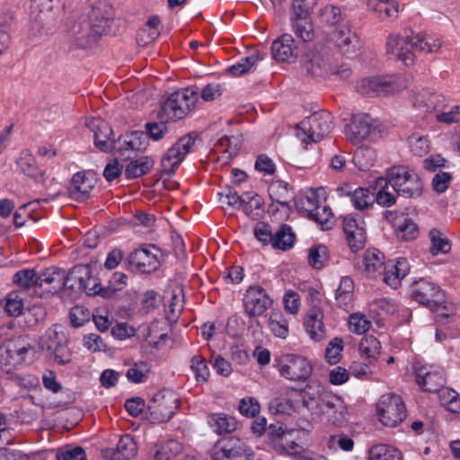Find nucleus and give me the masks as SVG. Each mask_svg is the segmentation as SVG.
I'll return each instance as SVG.
<instances>
[{"instance_id": "aec40b11", "label": "nucleus", "mask_w": 460, "mask_h": 460, "mask_svg": "<svg viewBox=\"0 0 460 460\" xmlns=\"http://www.w3.org/2000/svg\"><path fill=\"white\" fill-rule=\"evenodd\" d=\"M384 217L395 229L397 237L404 241H411L417 238L419 228L415 222L404 212L387 210Z\"/></svg>"}, {"instance_id": "79ce46f5", "label": "nucleus", "mask_w": 460, "mask_h": 460, "mask_svg": "<svg viewBox=\"0 0 460 460\" xmlns=\"http://www.w3.org/2000/svg\"><path fill=\"white\" fill-rule=\"evenodd\" d=\"M160 24L159 16L149 17L144 28L137 33V40L144 45L154 41L160 35Z\"/></svg>"}, {"instance_id": "37998d69", "label": "nucleus", "mask_w": 460, "mask_h": 460, "mask_svg": "<svg viewBox=\"0 0 460 460\" xmlns=\"http://www.w3.org/2000/svg\"><path fill=\"white\" fill-rule=\"evenodd\" d=\"M295 242V234L289 226L281 225L278 231L273 234L272 247L275 249L286 251L293 247Z\"/></svg>"}, {"instance_id": "338daca9", "label": "nucleus", "mask_w": 460, "mask_h": 460, "mask_svg": "<svg viewBox=\"0 0 460 460\" xmlns=\"http://www.w3.org/2000/svg\"><path fill=\"white\" fill-rule=\"evenodd\" d=\"M343 350V341L341 338L335 337L332 339L325 349V358L332 364H337L341 358V351Z\"/></svg>"}, {"instance_id": "423d86ee", "label": "nucleus", "mask_w": 460, "mask_h": 460, "mask_svg": "<svg viewBox=\"0 0 460 460\" xmlns=\"http://www.w3.org/2000/svg\"><path fill=\"white\" fill-rule=\"evenodd\" d=\"M391 189L398 196L407 199L417 198L422 193V181L419 175L406 166H393L385 174Z\"/></svg>"}, {"instance_id": "bb28decb", "label": "nucleus", "mask_w": 460, "mask_h": 460, "mask_svg": "<svg viewBox=\"0 0 460 460\" xmlns=\"http://www.w3.org/2000/svg\"><path fill=\"white\" fill-rule=\"evenodd\" d=\"M334 40L341 52L349 58L357 56L361 48L359 38L348 26L335 31Z\"/></svg>"}, {"instance_id": "412c9836", "label": "nucleus", "mask_w": 460, "mask_h": 460, "mask_svg": "<svg viewBox=\"0 0 460 460\" xmlns=\"http://www.w3.org/2000/svg\"><path fill=\"white\" fill-rule=\"evenodd\" d=\"M320 411L327 415L328 420L333 425L341 427L347 421V407L343 400L334 394L323 398V405Z\"/></svg>"}, {"instance_id": "e433bc0d", "label": "nucleus", "mask_w": 460, "mask_h": 460, "mask_svg": "<svg viewBox=\"0 0 460 460\" xmlns=\"http://www.w3.org/2000/svg\"><path fill=\"white\" fill-rule=\"evenodd\" d=\"M390 187L391 185L386 176L379 177L375 181L376 194L374 199L378 205L384 208H389L395 204L396 201V195L394 190H390Z\"/></svg>"}, {"instance_id": "a878e982", "label": "nucleus", "mask_w": 460, "mask_h": 460, "mask_svg": "<svg viewBox=\"0 0 460 460\" xmlns=\"http://www.w3.org/2000/svg\"><path fill=\"white\" fill-rule=\"evenodd\" d=\"M146 147L144 133L141 131H133L129 134L120 136L115 141L113 149L119 153L120 156L130 158L127 152H141Z\"/></svg>"}, {"instance_id": "864d4df0", "label": "nucleus", "mask_w": 460, "mask_h": 460, "mask_svg": "<svg viewBox=\"0 0 460 460\" xmlns=\"http://www.w3.org/2000/svg\"><path fill=\"white\" fill-rule=\"evenodd\" d=\"M329 258L328 248L319 244L310 248L308 252V263L314 269H322Z\"/></svg>"}, {"instance_id": "4d7b16f0", "label": "nucleus", "mask_w": 460, "mask_h": 460, "mask_svg": "<svg viewBox=\"0 0 460 460\" xmlns=\"http://www.w3.org/2000/svg\"><path fill=\"white\" fill-rule=\"evenodd\" d=\"M293 31L303 41L308 42L314 39V26L309 18L291 22Z\"/></svg>"}, {"instance_id": "b1692460", "label": "nucleus", "mask_w": 460, "mask_h": 460, "mask_svg": "<svg viewBox=\"0 0 460 460\" xmlns=\"http://www.w3.org/2000/svg\"><path fill=\"white\" fill-rule=\"evenodd\" d=\"M86 126L93 132L94 144L101 151L108 152L113 149L115 141L111 140L113 135L111 127L103 119H92L86 123Z\"/></svg>"}, {"instance_id": "de8ad7c7", "label": "nucleus", "mask_w": 460, "mask_h": 460, "mask_svg": "<svg viewBox=\"0 0 460 460\" xmlns=\"http://www.w3.org/2000/svg\"><path fill=\"white\" fill-rule=\"evenodd\" d=\"M269 193L272 201L281 206H288L289 200L293 198V193L290 192L288 184L285 181H277L271 184Z\"/></svg>"}, {"instance_id": "f3484780", "label": "nucleus", "mask_w": 460, "mask_h": 460, "mask_svg": "<svg viewBox=\"0 0 460 460\" xmlns=\"http://www.w3.org/2000/svg\"><path fill=\"white\" fill-rule=\"evenodd\" d=\"M376 129V121L368 114L353 116L351 122L346 127L347 139L353 145H358L371 137Z\"/></svg>"}, {"instance_id": "2eb2a0df", "label": "nucleus", "mask_w": 460, "mask_h": 460, "mask_svg": "<svg viewBox=\"0 0 460 460\" xmlns=\"http://www.w3.org/2000/svg\"><path fill=\"white\" fill-rule=\"evenodd\" d=\"M160 250L155 245L145 244L131 252L127 261L130 269L139 273H151L160 266Z\"/></svg>"}, {"instance_id": "49530a36", "label": "nucleus", "mask_w": 460, "mask_h": 460, "mask_svg": "<svg viewBox=\"0 0 460 460\" xmlns=\"http://www.w3.org/2000/svg\"><path fill=\"white\" fill-rule=\"evenodd\" d=\"M429 237L431 243L429 251L433 255L447 253L450 251V242L440 230L432 228L429 233Z\"/></svg>"}, {"instance_id": "c85d7f7f", "label": "nucleus", "mask_w": 460, "mask_h": 460, "mask_svg": "<svg viewBox=\"0 0 460 460\" xmlns=\"http://www.w3.org/2000/svg\"><path fill=\"white\" fill-rule=\"evenodd\" d=\"M385 255L376 249H368L365 252L362 267L367 277L376 279L382 276L385 270Z\"/></svg>"}, {"instance_id": "e2e57ef3", "label": "nucleus", "mask_w": 460, "mask_h": 460, "mask_svg": "<svg viewBox=\"0 0 460 460\" xmlns=\"http://www.w3.org/2000/svg\"><path fill=\"white\" fill-rule=\"evenodd\" d=\"M371 327V322L366 315L355 313L349 316V331L356 334H363L367 332Z\"/></svg>"}, {"instance_id": "c03bdc74", "label": "nucleus", "mask_w": 460, "mask_h": 460, "mask_svg": "<svg viewBox=\"0 0 460 460\" xmlns=\"http://www.w3.org/2000/svg\"><path fill=\"white\" fill-rule=\"evenodd\" d=\"M376 159V151L369 146H361L358 148L353 156L355 165L361 171L369 170Z\"/></svg>"}, {"instance_id": "6ab92c4d", "label": "nucleus", "mask_w": 460, "mask_h": 460, "mask_svg": "<svg viewBox=\"0 0 460 460\" xmlns=\"http://www.w3.org/2000/svg\"><path fill=\"white\" fill-rule=\"evenodd\" d=\"M416 382L429 393H437L445 385V374L440 367L425 365L416 369Z\"/></svg>"}, {"instance_id": "a19ab883", "label": "nucleus", "mask_w": 460, "mask_h": 460, "mask_svg": "<svg viewBox=\"0 0 460 460\" xmlns=\"http://www.w3.org/2000/svg\"><path fill=\"white\" fill-rule=\"evenodd\" d=\"M154 166L151 157L144 156L131 161L125 169V175L128 179H136L146 174Z\"/></svg>"}, {"instance_id": "052dcab7", "label": "nucleus", "mask_w": 460, "mask_h": 460, "mask_svg": "<svg viewBox=\"0 0 460 460\" xmlns=\"http://www.w3.org/2000/svg\"><path fill=\"white\" fill-rule=\"evenodd\" d=\"M239 412L247 418H256L261 412V404L255 397L247 396L240 400Z\"/></svg>"}, {"instance_id": "20e7f679", "label": "nucleus", "mask_w": 460, "mask_h": 460, "mask_svg": "<svg viewBox=\"0 0 460 460\" xmlns=\"http://www.w3.org/2000/svg\"><path fill=\"white\" fill-rule=\"evenodd\" d=\"M308 308L304 318V327L310 339L320 342L326 339L327 332L323 323V296L315 288L307 289Z\"/></svg>"}, {"instance_id": "cd10ccee", "label": "nucleus", "mask_w": 460, "mask_h": 460, "mask_svg": "<svg viewBox=\"0 0 460 460\" xmlns=\"http://www.w3.org/2000/svg\"><path fill=\"white\" fill-rule=\"evenodd\" d=\"M410 271V265L405 258H399L395 262L390 261L385 264V270L383 272V280L393 288H397L402 279Z\"/></svg>"}, {"instance_id": "5701e85b", "label": "nucleus", "mask_w": 460, "mask_h": 460, "mask_svg": "<svg viewBox=\"0 0 460 460\" xmlns=\"http://www.w3.org/2000/svg\"><path fill=\"white\" fill-rule=\"evenodd\" d=\"M95 186V179L91 172H79L74 174L68 187L70 198L85 201Z\"/></svg>"}, {"instance_id": "a211bd4d", "label": "nucleus", "mask_w": 460, "mask_h": 460, "mask_svg": "<svg viewBox=\"0 0 460 460\" xmlns=\"http://www.w3.org/2000/svg\"><path fill=\"white\" fill-rule=\"evenodd\" d=\"M342 227L350 250L358 252L363 249L367 240L364 221L357 215L350 214L344 217Z\"/></svg>"}, {"instance_id": "6e6d98bb", "label": "nucleus", "mask_w": 460, "mask_h": 460, "mask_svg": "<svg viewBox=\"0 0 460 460\" xmlns=\"http://www.w3.org/2000/svg\"><path fill=\"white\" fill-rule=\"evenodd\" d=\"M374 201V196L367 189L358 188L351 194V202L358 210L368 208Z\"/></svg>"}, {"instance_id": "13d9d810", "label": "nucleus", "mask_w": 460, "mask_h": 460, "mask_svg": "<svg viewBox=\"0 0 460 460\" xmlns=\"http://www.w3.org/2000/svg\"><path fill=\"white\" fill-rule=\"evenodd\" d=\"M190 368L195 374V379L198 383H205L209 376V368L206 359L200 355H195L190 360Z\"/></svg>"}, {"instance_id": "c9c22d12", "label": "nucleus", "mask_w": 460, "mask_h": 460, "mask_svg": "<svg viewBox=\"0 0 460 460\" xmlns=\"http://www.w3.org/2000/svg\"><path fill=\"white\" fill-rule=\"evenodd\" d=\"M67 341L64 328L61 325H54L49 328L40 338V347L42 350L49 352L59 344Z\"/></svg>"}, {"instance_id": "f704fd0d", "label": "nucleus", "mask_w": 460, "mask_h": 460, "mask_svg": "<svg viewBox=\"0 0 460 460\" xmlns=\"http://www.w3.org/2000/svg\"><path fill=\"white\" fill-rule=\"evenodd\" d=\"M367 8L381 21L394 19L399 13V4L394 0H367Z\"/></svg>"}, {"instance_id": "ddd939ff", "label": "nucleus", "mask_w": 460, "mask_h": 460, "mask_svg": "<svg viewBox=\"0 0 460 460\" xmlns=\"http://www.w3.org/2000/svg\"><path fill=\"white\" fill-rule=\"evenodd\" d=\"M253 456L252 448L235 437L217 441L212 449L217 460H251Z\"/></svg>"}, {"instance_id": "4be33fe9", "label": "nucleus", "mask_w": 460, "mask_h": 460, "mask_svg": "<svg viewBox=\"0 0 460 460\" xmlns=\"http://www.w3.org/2000/svg\"><path fill=\"white\" fill-rule=\"evenodd\" d=\"M137 452V446L130 434H124L117 443L116 448L102 449V456L107 460H129Z\"/></svg>"}, {"instance_id": "0eeeda50", "label": "nucleus", "mask_w": 460, "mask_h": 460, "mask_svg": "<svg viewBox=\"0 0 460 460\" xmlns=\"http://www.w3.org/2000/svg\"><path fill=\"white\" fill-rule=\"evenodd\" d=\"M303 69L308 75L314 78H324L335 75L348 79L351 69L345 64H333L330 57H324L319 52L309 51L304 56Z\"/></svg>"}, {"instance_id": "bf43d9fd", "label": "nucleus", "mask_w": 460, "mask_h": 460, "mask_svg": "<svg viewBox=\"0 0 460 460\" xmlns=\"http://www.w3.org/2000/svg\"><path fill=\"white\" fill-rule=\"evenodd\" d=\"M269 409L274 413L290 415L296 411V405L290 398L279 396L273 398L270 402Z\"/></svg>"}, {"instance_id": "72a5a7b5", "label": "nucleus", "mask_w": 460, "mask_h": 460, "mask_svg": "<svg viewBox=\"0 0 460 460\" xmlns=\"http://www.w3.org/2000/svg\"><path fill=\"white\" fill-rule=\"evenodd\" d=\"M88 277V265H75L67 274L64 271V287L71 292H83L84 280Z\"/></svg>"}, {"instance_id": "ea45409f", "label": "nucleus", "mask_w": 460, "mask_h": 460, "mask_svg": "<svg viewBox=\"0 0 460 460\" xmlns=\"http://www.w3.org/2000/svg\"><path fill=\"white\" fill-rule=\"evenodd\" d=\"M39 274L34 269L20 270L13 277V284L23 291L37 288Z\"/></svg>"}, {"instance_id": "f8f14e48", "label": "nucleus", "mask_w": 460, "mask_h": 460, "mask_svg": "<svg viewBox=\"0 0 460 460\" xmlns=\"http://www.w3.org/2000/svg\"><path fill=\"white\" fill-rule=\"evenodd\" d=\"M177 407L178 398L172 391H159L148 402L149 420L154 423L167 422L173 416Z\"/></svg>"}, {"instance_id": "473e14b6", "label": "nucleus", "mask_w": 460, "mask_h": 460, "mask_svg": "<svg viewBox=\"0 0 460 460\" xmlns=\"http://www.w3.org/2000/svg\"><path fill=\"white\" fill-rule=\"evenodd\" d=\"M330 395L325 391L324 386L318 381H313L308 384L303 391L302 402L309 411L321 408L323 405V398Z\"/></svg>"}, {"instance_id": "7c9ffc66", "label": "nucleus", "mask_w": 460, "mask_h": 460, "mask_svg": "<svg viewBox=\"0 0 460 460\" xmlns=\"http://www.w3.org/2000/svg\"><path fill=\"white\" fill-rule=\"evenodd\" d=\"M64 287V270L49 268L39 274L38 288L48 293H56Z\"/></svg>"}, {"instance_id": "4468645a", "label": "nucleus", "mask_w": 460, "mask_h": 460, "mask_svg": "<svg viewBox=\"0 0 460 460\" xmlns=\"http://www.w3.org/2000/svg\"><path fill=\"white\" fill-rule=\"evenodd\" d=\"M195 140L191 134L184 135L167 150L161 161L163 173L172 175L176 172L186 155L192 152Z\"/></svg>"}, {"instance_id": "680f3d73", "label": "nucleus", "mask_w": 460, "mask_h": 460, "mask_svg": "<svg viewBox=\"0 0 460 460\" xmlns=\"http://www.w3.org/2000/svg\"><path fill=\"white\" fill-rule=\"evenodd\" d=\"M408 142L414 155L423 156L429 152V142L426 137L412 134L408 137Z\"/></svg>"}, {"instance_id": "a18cd8bd", "label": "nucleus", "mask_w": 460, "mask_h": 460, "mask_svg": "<svg viewBox=\"0 0 460 460\" xmlns=\"http://www.w3.org/2000/svg\"><path fill=\"white\" fill-rule=\"evenodd\" d=\"M380 349L379 341L373 335L365 336L359 344V350L365 356V360H367L369 364H373L376 360Z\"/></svg>"}, {"instance_id": "39448f33", "label": "nucleus", "mask_w": 460, "mask_h": 460, "mask_svg": "<svg viewBox=\"0 0 460 460\" xmlns=\"http://www.w3.org/2000/svg\"><path fill=\"white\" fill-rule=\"evenodd\" d=\"M332 128V114L326 111L314 112L303 119L296 128V137L307 148L309 143H316L328 136Z\"/></svg>"}, {"instance_id": "393cba45", "label": "nucleus", "mask_w": 460, "mask_h": 460, "mask_svg": "<svg viewBox=\"0 0 460 460\" xmlns=\"http://www.w3.org/2000/svg\"><path fill=\"white\" fill-rule=\"evenodd\" d=\"M272 57L279 62H291L298 56L295 40L290 34H283L271 46Z\"/></svg>"}, {"instance_id": "c756f323", "label": "nucleus", "mask_w": 460, "mask_h": 460, "mask_svg": "<svg viewBox=\"0 0 460 460\" xmlns=\"http://www.w3.org/2000/svg\"><path fill=\"white\" fill-rule=\"evenodd\" d=\"M443 96L429 90H421L412 96V103L414 107L429 113L434 114L443 103Z\"/></svg>"}, {"instance_id": "3c124183", "label": "nucleus", "mask_w": 460, "mask_h": 460, "mask_svg": "<svg viewBox=\"0 0 460 460\" xmlns=\"http://www.w3.org/2000/svg\"><path fill=\"white\" fill-rule=\"evenodd\" d=\"M260 60L258 53L241 58L236 64L227 67L226 71L233 76H240L252 70Z\"/></svg>"}, {"instance_id": "58836bf2", "label": "nucleus", "mask_w": 460, "mask_h": 460, "mask_svg": "<svg viewBox=\"0 0 460 460\" xmlns=\"http://www.w3.org/2000/svg\"><path fill=\"white\" fill-rule=\"evenodd\" d=\"M318 204V194L315 190H313L300 193L295 199L296 208L300 213H303L307 218L315 209H317Z\"/></svg>"}, {"instance_id": "f03ea898", "label": "nucleus", "mask_w": 460, "mask_h": 460, "mask_svg": "<svg viewBox=\"0 0 460 460\" xmlns=\"http://www.w3.org/2000/svg\"><path fill=\"white\" fill-rule=\"evenodd\" d=\"M112 12L106 4L94 5L87 16L76 21L69 32L72 46L77 49L93 47L110 27Z\"/></svg>"}, {"instance_id": "2f4dec72", "label": "nucleus", "mask_w": 460, "mask_h": 460, "mask_svg": "<svg viewBox=\"0 0 460 460\" xmlns=\"http://www.w3.org/2000/svg\"><path fill=\"white\" fill-rule=\"evenodd\" d=\"M16 165L20 172L35 181H44V172L38 167L36 159L29 149H23L20 153Z\"/></svg>"}, {"instance_id": "0e129e2a", "label": "nucleus", "mask_w": 460, "mask_h": 460, "mask_svg": "<svg viewBox=\"0 0 460 460\" xmlns=\"http://www.w3.org/2000/svg\"><path fill=\"white\" fill-rule=\"evenodd\" d=\"M150 368L147 363L138 362L128 369L126 376L132 383H143L146 380Z\"/></svg>"}, {"instance_id": "7ed1b4c3", "label": "nucleus", "mask_w": 460, "mask_h": 460, "mask_svg": "<svg viewBox=\"0 0 460 460\" xmlns=\"http://www.w3.org/2000/svg\"><path fill=\"white\" fill-rule=\"evenodd\" d=\"M199 93L193 88H184L170 94L158 114L161 120L176 121L183 119L199 101Z\"/></svg>"}, {"instance_id": "8fccbe9b", "label": "nucleus", "mask_w": 460, "mask_h": 460, "mask_svg": "<svg viewBox=\"0 0 460 460\" xmlns=\"http://www.w3.org/2000/svg\"><path fill=\"white\" fill-rule=\"evenodd\" d=\"M269 327L272 333L279 338L285 339L288 335V323L282 313L272 311L269 319Z\"/></svg>"}, {"instance_id": "9b49d317", "label": "nucleus", "mask_w": 460, "mask_h": 460, "mask_svg": "<svg viewBox=\"0 0 460 460\" xmlns=\"http://www.w3.org/2000/svg\"><path fill=\"white\" fill-rule=\"evenodd\" d=\"M411 295L412 299L431 311L438 313L447 309L444 305L445 294L442 289L425 279H420L411 284Z\"/></svg>"}, {"instance_id": "5fc2aeb1", "label": "nucleus", "mask_w": 460, "mask_h": 460, "mask_svg": "<svg viewBox=\"0 0 460 460\" xmlns=\"http://www.w3.org/2000/svg\"><path fill=\"white\" fill-rule=\"evenodd\" d=\"M354 282L349 277H343L336 290V300L340 306H347L351 300Z\"/></svg>"}, {"instance_id": "dca6fc26", "label": "nucleus", "mask_w": 460, "mask_h": 460, "mask_svg": "<svg viewBox=\"0 0 460 460\" xmlns=\"http://www.w3.org/2000/svg\"><path fill=\"white\" fill-rule=\"evenodd\" d=\"M273 304L266 290L260 286L249 287L243 295V306L249 318L262 315Z\"/></svg>"}, {"instance_id": "69168bd1", "label": "nucleus", "mask_w": 460, "mask_h": 460, "mask_svg": "<svg viewBox=\"0 0 460 460\" xmlns=\"http://www.w3.org/2000/svg\"><path fill=\"white\" fill-rule=\"evenodd\" d=\"M4 310L10 316L17 317L21 315L23 310V299L18 292L13 291L7 295Z\"/></svg>"}, {"instance_id": "774afa93", "label": "nucleus", "mask_w": 460, "mask_h": 460, "mask_svg": "<svg viewBox=\"0 0 460 460\" xmlns=\"http://www.w3.org/2000/svg\"><path fill=\"white\" fill-rule=\"evenodd\" d=\"M57 460H86V453L81 447H66L56 454Z\"/></svg>"}, {"instance_id": "1a4fd4ad", "label": "nucleus", "mask_w": 460, "mask_h": 460, "mask_svg": "<svg viewBox=\"0 0 460 460\" xmlns=\"http://www.w3.org/2000/svg\"><path fill=\"white\" fill-rule=\"evenodd\" d=\"M276 362L280 376L292 382H305L313 373L311 361L300 354H282Z\"/></svg>"}, {"instance_id": "09e8293b", "label": "nucleus", "mask_w": 460, "mask_h": 460, "mask_svg": "<svg viewBox=\"0 0 460 460\" xmlns=\"http://www.w3.org/2000/svg\"><path fill=\"white\" fill-rule=\"evenodd\" d=\"M38 206L39 201L34 200L19 207L13 215V223L15 226L21 227L24 226L27 218H30L32 221L37 222L40 217H35L33 215V212L36 210Z\"/></svg>"}, {"instance_id": "4c0bfd02", "label": "nucleus", "mask_w": 460, "mask_h": 460, "mask_svg": "<svg viewBox=\"0 0 460 460\" xmlns=\"http://www.w3.org/2000/svg\"><path fill=\"white\" fill-rule=\"evenodd\" d=\"M208 423L218 435L232 433L237 428L235 419L225 413H213L209 415Z\"/></svg>"}, {"instance_id": "6e6552de", "label": "nucleus", "mask_w": 460, "mask_h": 460, "mask_svg": "<svg viewBox=\"0 0 460 460\" xmlns=\"http://www.w3.org/2000/svg\"><path fill=\"white\" fill-rule=\"evenodd\" d=\"M406 87L405 79L396 75L362 78L357 83V91L367 97L394 94Z\"/></svg>"}, {"instance_id": "9d476101", "label": "nucleus", "mask_w": 460, "mask_h": 460, "mask_svg": "<svg viewBox=\"0 0 460 460\" xmlns=\"http://www.w3.org/2000/svg\"><path fill=\"white\" fill-rule=\"evenodd\" d=\"M379 421L386 427L394 428L406 418V408L402 397L394 393L383 394L376 404Z\"/></svg>"}, {"instance_id": "f257e3e1", "label": "nucleus", "mask_w": 460, "mask_h": 460, "mask_svg": "<svg viewBox=\"0 0 460 460\" xmlns=\"http://www.w3.org/2000/svg\"><path fill=\"white\" fill-rule=\"evenodd\" d=\"M442 47L439 37L424 32L411 35L392 34L386 40V53L390 59L410 66L415 64L418 54L437 53Z\"/></svg>"}, {"instance_id": "603ef678", "label": "nucleus", "mask_w": 460, "mask_h": 460, "mask_svg": "<svg viewBox=\"0 0 460 460\" xmlns=\"http://www.w3.org/2000/svg\"><path fill=\"white\" fill-rule=\"evenodd\" d=\"M326 445L328 448L333 452H337L338 450L350 452L354 448L353 439L344 433H338L330 436Z\"/></svg>"}]
</instances>
